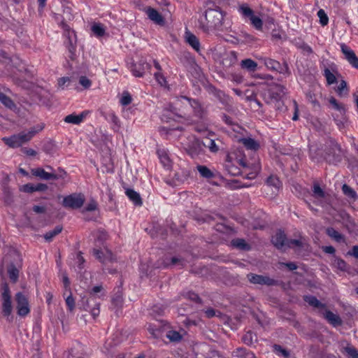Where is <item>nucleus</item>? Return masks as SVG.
I'll use <instances>...</instances> for the list:
<instances>
[{
	"mask_svg": "<svg viewBox=\"0 0 358 358\" xmlns=\"http://www.w3.org/2000/svg\"><path fill=\"white\" fill-rule=\"evenodd\" d=\"M131 101L132 98L130 94L127 91L123 92L122 96L120 99V103L122 106H128L131 103Z\"/></svg>",
	"mask_w": 358,
	"mask_h": 358,
	"instance_id": "nucleus-57",
	"label": "nucleus"
},
{
	"mask_svg": "<svg viewBox=\"0 0 358 358\" xmlns=\"http://www.w3.org/2000/svg\"><path fill=\"white\" fill-rule=\"evenodd\" d=\"M345 352L350 358H358V350L352 345H348L345 348Z\"/></svg>",
	"mask_w": 358,
	"mask_h": 358,
	"instance_id": "nucleus-56",
	"label": "nucleus"
},
{
	"mask_svg": "<svg viewBox=\"0 0 358 358\" xmlns=\"http://www.w3.org/2000/svg\"><path fill=\"white\" fill-rule=\"evenodd\" d=\"M238 164L243 167L246 166V162L243 158L238 159L235 152L228 153L224 162V168L228 173L234 176L241 174L240 169L237 166Z\"/></svg>",
	"mask_w": 358,
	"mask_h": 358,
	"instance_id": "nucleus-9",
	"label": "nucleus"
},
{
	"mask_svg": "<svg viewBox=\"0 0 358 358\" xmlns=\"http://www.w3.org/2000/svg\"><path fill=\"white\" fill-rule=\"evenodd\" d=\"M323 76L326 78L327 85H331L337 83V78L340 77L341 74L336 64L331 63L328 67L324 68Z\"/></svg>",
	"mask_w": 358,
	"mask_h": 358,
	"instance_id": "nucleus-17",
	"label": "nucleus"
},
{
	"mask_svg": "<svg viewBox=\"0 0 358 358\" xmlns=\"http://www.w3.org/2000/svg\"><path fill=\"white\" fill-rule=\"evenodd\" d=\"M17 315L20 317H25L30 313V308L27 296L21 292H17L15 295Z\"/></svg>",
	"mask_w": 358,
	"mask_h": 358,
	"instance_id": "nucleus-10",
	"label": "nucleus"
},
{
	"mask_svg": "<svg viewBox=\"0 0 358 358\" xmlns=\"http://www.w3.org/2000/svg\"><path fill=\"white\" fill-rule=\"evenodd\" d=\"M341 50L345 55V58L351 64V66L355 69H358V57L355 55V52L345 43L341 44Z\"/></svg>",
	"mask_w": 358,
	"mask_h": 358,
	"instance_id": "nucleus-19",
	"label": "nucleus"
},
{
	"mask_svg": "<svg viewBox=\"0 0 358 358\" xmlns=\"http://www.w3.org/2000/svg\"><path fill=\"white\" fill-rule=\"evenodd\" d=\"M238 10L245 18L249 19L255 14L253 10L250 8L247 3H243L240 5L238 6Z\"/></svg>",
	"mask_w": 358,
	"mask_h": 358,
	"instance_id": "nucleus-39",
	"label": "nucleus"
},
{
	"mask_svg": "<svg viewBox=\"0 0 358 358\" xmlns=\"http://www.w3.org/2000/svg\"><path fill=\"white\" fill-rule=\"evenodd\" d=\"M249 20L250 21L251 24L255 29H256L258 31L262 30L263 21L259 17L254 14L251 17L249 18Z\"/></svg>",
	"mask_w": 358,
	"mask_h": 358,
	"instance_id": "nucleus-47",
	"label": "nucleus"
},
{
	"mask_svg": "<svg viewBox=\"0 0 358 358\" xmlns=\"http://www.w3.org/2000/svg\"><path fill=\"white\" fill-rule=\"evenodd\" d=\"M231 246L243 251H249L251 249L250 245L248 244L245 239L239 238L232 239Z\"/></svg>",
	"mask_w": 358,
	"mask_h": 358,
	"instance_id": "nucleus-29",
	"label": "nucleus"
},
{
	"mask_svg": "<svg viewBox=\"0 0 358 358\" xmlns=\"http://www.w3.org/2000/svg\"><path fill=\"white\" fill-rule=\"evenodd\" d=\"M61 27L64 30L63 37L64 45L69 52V57L71 59H73L76 57L77 48V36L73 29H72L66 22L63 20L61 21Z\"/></svg>",
	"mask_w": 358,
	"mask_h": 358,
	"instance_id": "nucleus-6",
	"label": "nucleus"
},
{
	"mask_svg": "<svg viewBox=\"0 0 358 358\" xmlns=\"http://www.w3.org/2000/svg\"><path fill=\"white\" fill-rule=\"evenodd\" d=\"M342 191L343 194L350 199L356 200L358 198L355 191L347 184L343 185Z\"/></svg>",
	"mask_w": 358,
	"mask_h": 358,
	"instance_id": "nucleus-46",
	"label": "nucleus"
},
{
	"mask_svg": "<svg viewBox=\"0 0 358 358\" xmlns=\"http://www.w3.org/2000/svg\"><path fill=\"white\" fill-rule=\"evenodd\" d=\"M182 296L186 298V299H188L196 303H202V300L199 297V296L192 292V291H188V292H183L182 293Z\"/></svg>",
	"mask_w": 358,
	"mask_h": 358,
	"instance_id": "nucleus-48",
	"label": "nucleus"
},
{
	"mask_svg": "<svg viewBox=\"0 0 358 358\" xmlns=\"http://www.w3.org/2000/svg\"><path fill=\"white\" fill-rule=\"evenodd\" d=\"M31 173L33 176L45 180H58L59 178H64L63 175H57L52 173H48L42 168H36L31 169Z\"/></svg>",
	"mask_w": 358,
	"mask_h": 358,
	"instance_id": "nucleus-20",
	"label": "nucleus"
},
{
	"mask_svg": "<svg viewBox=\"0 0 358 358\" xmlns=\"http://www.w3.org/2000/svg\"><path fill=\"white\" fill-rule=\"evenodd\" d=\"M349 89L348 87L347 83L344 80H341L339 85L336 89L337 94L342 96L348 94Z\"/></svg>",
	"mask_w": 358,
	"mask_h": 358,
	"instance_id": "nucleus-49",
	"label": "nucleus"
},
{
	"mask_svg": "<svg viewBox=\"0 0 358 358\" xmlns=\"http://www.w3.org/2000/svg\"><path fill=\"white\" fill-rule=\"evenodd\" d=\"M79 83L85 88L88 89L92 85L91 80L86 76H82L79 78Z\"/></svg>",
	"mask_w": 358,
	"mask_h": 358,
	"instance_id": "nucleus-60",
	"label": "nucleus"
},
{
	"mask_svg": "<svg viewBox=\"0 0 358 358\" xmlns=\"http://www.w3.org/2000/svg\"><path fill=\"white\" fill-rule=\"evenodd\" d=\"M67 308L70 312H72L75 308V299L72 296L71 292H69V295L65 298Z\"/></svg>",
	"mask_w": 358,
	"mask_h": 358,
	"instance_id": "nucleus-54",
	"label": "nucleus"
},
{
	"mask_svg": "<svg viewBox=\"0 0 358 358\" xmlns=\"http://www.w3.org/2000/svg\"><path fill=\"white\" fill-rule=\"evenodd\" d=\"M203 142V148H208L211 152L216 153L219 150V147L215 141L210 138H205Z\"/></svg>",
	"mask_w": 358,
	"mask_h": 358,
	"instance_id": "nucleus-42",
	"label": "nucleus"
},
{
	"mask_svg": "<svg viewBox=\"0 0 358 358\" xmlns=\"http://www.w3.org/2000/svg\"><path fill=\"white\" fill-rule=\"evenodd\" d=\"M286 93V88L280 84H273L261 92V96L267 104L279 105L282 97Z\"/></svg>",
	"mask_w": 358,
	"mask_h": 358,
	"instance_id": "nucleus-3",
	"label": "nucleus"
},
{
	"mask_svg": "<svg viewBox=\"0 0 358 358\" xmlns=\"http://www.w3.org/2000/svg\"><path fill=\"white\" fill-rule=\"evenodd\" d=\"M87 113L88 112L86 110L83 111L79 115H76V113H71L70 115H66L64 117V121L69 124H80L81 122H83Z\"/></svg>",
	"mask_w": 358,
	"mask_h": 358,
	"instance_id": "nucleus-24",
	"label": "nucleus"
},
{
	"mask_svg": "<svg viewBox=\"0 0 358 358\" xmlns=\"http://www.w3.org/2000/svg\"><path fill=\"white\" fill-rule=\"evenodd\" d=\"M145 12L148 18L155 22L156 24L163 26L165 24L164 17L155 8L148 7L145 8Z\"/></svg>",
	"mask_w": 358,
	"mask_h": 358,
	"instance_id": "nucleus-21",
	"label": "nucleus"
},
{
	"mask_svg": "<svg viewBox=\"0 0 358 358\" xmlns=\"http://www.w3.org/2000/svg\"><path fill=\"white\" fill-rule=\"evenodd\" d=\"M209 93L213 94L218 101L224 106H230L231 98L221 90L216 88L213 85L208 86Z\"/></svg>",
	"mask_w": 358,
	"mask_h": 358,
	"instance_id": "nucleus-18",
	"label": "nucleus"
},
{
	"mask_svg": "<svg viewBox=\"0 0 358 358\" xmlns=\"http://www.w3.org/2000/svg\"><path fill=\"white\" fill-rule=\"evenodd\" d=\"M331 265L333 267L340 270L341 271H346L348 270V264L346 262L337 256L334 257Z\"/></svg>",
	"mask_w": 358,
	"mask_h": 358,
	"instance_id": "nucleus-35",
	"label": "nucleus"
},
{
	"mask_svg": "<svg viewBox=\"0 0 358 358\" xmlns=\"http://www.w3.org/2000/svg\"><path fill=\"white\" fill-rule=\"evenodd\" d=\"M48 188V185L43 183H38L36 185L27 183L22 187L21 190L26 193H33L34 192H44Z\"/></svg>",
	"mask_w": 358,
	"mask_h": 358,
	"instance_id": "nucleus-25",
	"label": "nucleus"
},
{
	"mask_svg": "<svg viewBox=\"0 0 358 358\" xmlns=\"http://www.w3.org/2000/svg\"><path fill=\"white\" fill-rule=\"evenodd\" d=\"M324 317L329 323L335 327L341 326L343 324V321L340 316L334 314L331 310H326Z\"/></svg>",
	"mask_w": 358,
	"mask_h": 358,
	"instance_id": "nucleus-26",
	"label": "nucleus"
},
{
	"mask_svg": "<svg viewBox=\"0 0 358 358\" xmlns=\"http://www.w3.org/2000/svg\"><path fill=\"white\" fill-rule=\"evenodd\" d=\"M166 337L173 342H179L182 340V336L177 331L171 330L167 332Z\"/></svg>",
	"mask_w": 358,
	"mask_h": 358,
	"instance_id": "nucleus-53",
	"label": "nucleus"
},
{
	"mask_svg": "<svg viewBox=\"0 0 358 358\" xmlns=\"http://www.w3.org/2000/svg\"><path fill=\"white\" fill-rule=\"evenodd\" d=\"M197 171L200 173V175L205 178L211 179L214 178L215 175L213 172L208 169L207 166L203 165H198L196 166Z\"/></svg>",
	"mask_w": 358,
	"mask_h": 358,
	"instance_id": "nucleus-41",
	"label": "nucleus"
},
{
	"mask_svg": "<svg viewBox=\"0 0 358 358\" xmlns=\"http://www.w3.org/2000/svg\"><path fill=\"white\" fill-rule=\"evenodd\" d=\"M313 196L315 198L323 199L325 197L324 191L320 187L318 183H314L313 186Z\"/></svg>",
	"mask_w": 358,
	"mask_h": 358,
	"instance_id": "nucleus-52",
	"label": "nucleus"
},
{
	"mask_svg": "<svg viewBox=\"0 0 358 358\" xmlns=\"http://www.w3.org/2000/svg\"><path fill=\"white\" fill-rule=\"evenodd\" d=\"M299 48L308 55L313 52L312 48L305 42H302L299 44Z\"/></svg>",
	"mask_w": 358,
	"mask_h": 358,
	"instance_id": "nucleus-64",
	"label": "nucleus"
},
{
	"mask_svg": "<svg viewBox=\"0 0 358 358\" xmlns=\"http://www.w3.org/2000/svg\"><path fill=\"white\" fill-rule=\"evenodd\" d=\"M261 60L267 69L279 72L280 73L289 74V69L287 62H284L282 65L279 62L267 57L262 58Z\"/></svg>",
	"mask_w": 358,
	"mask_h": 358,
	"instance_id": "nucleus-13",
	"label": "nucleus"
},
{
	"mask_svg": "<svg viewBox=\"0 0 358 358\" xmlns=\"http://www.w3.org/2000/svg\"><path fill=\"white\" fill-rule=\"evenodd\" d=\"M189 177V172L187 171H182L181 173H176L174 178L176 180L182 182L186 180Z\"/></svg>",
	"mask_w": 358,
	"mask_h": 358,
	"instance_id": "nucleus-58",
	"label": "nucleus"
},
{
	"mask_svg": "<svg viewBox=\"0 0 358 358\" xmlns=\"http://www.w3.org/2000/svg\"><path fill=\"white\" fill-rule=\"evenodd\" d=\"M63 227L61 225L56 226L52 230L46 232L43 238L46 242L50 243L53 238L62 231Z\"/></svg>",
	"mask_w": 358,
	"mask_h": 358,
	"instance_id": "nucleus-32",
	"label": "nucleus"
},
{
	"mask_svg": "<svg viewBox=\"0 0 358 358\" xmlns=\"http://www.w3.org/2000/svg\"><path fill=\"white\" fill-rule=\"evenodd\" d=\"M107 238L108 234L105 231L99 230L96 233V236L95 239L96 246H103L104 242L106 241Z\"/></svg>",
	"mask_w": 358,
	"mask_h": 358,
	"instance_id": "nucleus-43",
	"label": "nucleus"
},
{
	"mask_svg": "<svg viewBox=\"0 0 358 358\" xmlns=\"http://www.w3.org/2000/svg\"><path fill=\"white\" fill-rule=\"evenodd\" d=\"M185 150L192 158H196L204 153L203 142L197 138H194L187 145Z\"/></svg>",
	"mask_w": 358,
	"mask_h": 358,
	"instance_id": "nucleus-14",
	"label": "nucleus"
},
{
	"mask_svg": "<svg viewBox=\"0 0 358 358\" xmlns=\"http://www.w3.org/2000/svg\"><path fill=\"white\" fill-rule=\"evenodd\" d=\"M182 98L189 101L190 106L193 108L195 116L199 118H203L206 116V110L198 100L189 98L186 96H183Z\"/></svg>",
	"mask_w": 358,
	"mask_h": 358,
	"instance_id": "nucleus-22",
	"label": "nucleus"
},
{
	"mask_svg": "<svg viewBox=\"0 0 358 358\" xmlns=\"http://www.w3.org/2000/svg\"><path fill=\"white\" fill-rule=\"evenodd\" d=\"M91 30L96 37H102L106 34L105 26L99 22L93 23L91 27Z\"/></svg>",
	"mask_w": 358,
	"mask_h": 358,
	"instance_id": "nucleus-37",
	"label": "nucleus"
},
{
	"mask_svg": "<svg viewBox=\"0 0 358 358\" xmlns=\"http://www.w3.org/2000/svg\"><path fill=\"white\" fill-rule=\"evenodd\" d=\"M151 64L141 58L137 62L132 64L131 71L136 77H143L147 71H150Z\"/></svg>",
	"mask_w": 358,
	"mask_h": 358,
	"instance_id": "nucleus-16",
	"label": "nucleus"
},
{
	"mask_svg": "<svg viewBox=\"0 0 358 358\" xmlns=\"http://www.w3.org/2000/svg\"><path fill=\"white\" fill-rule=\"evenodd\" d=\"M241 141L243 143L244 146L248 150H257L259 148V143L253 138H243L241 139Z\"/></svg>",
	"mask_w": 358,
	"mask_h": 358,
	"instance_id": "nucleus-38",
	"label": "nucleus"
},
{
	"mask_svg": "<svg viewBox=\"0 0 358 358\" xmlns=\"http://www.w3.org/2000/svg\"><path fill=\"white\" fill-rule=\"evenodd\" d=\"M287 236L282 230H278L274 236H272L271 242L278 248L281 249L287 245Z\"/></svg>",
	"mask_w": 358,
	"mask_h": 358,
	"instance_id": "nucleus-23",
	"label": "nucleus"
},
{
	"mask_svg": "<svg viewBox=\"0 0 358 358\" xmlns=\"http://www.w3.org/2000/svg\"><path fill=\"white\" fill-rule=\"evenodd\" d=\"M326 234L329 237L337 243H341L345 242V236L339 233L334 227H327L326 229Z\"/></svg>",
	"mask_w": 358,
	"mask_h": 358,
	"instance_id": "nucleus-28",
	"label": "nucleus"
},
{
	"mask_svg": "<svg viewBox=\"0 0 358 358\" xmlns=\"http://www.w3.org/2000/svg\"><path fill=\"white\" fill-rule=\"evenodd\" d=\"M187 42L192 47L196 52L200 51V43L197 37L192 33H187L186 36Z\"/></svg>",
	"mask_w": 358,
	"mask_h": 358,
	"instance_id": "nucleus-36",
	"label": "nucleus"
},
{
	"mask_svg": "<svg viewBox=\"0 0 358 358\" xmlns=\"http://www.w3.org/2000/svg\"><path fill=\"white\" fill-rule=\"evenodd\" d=\"M156 81L161 85L165 86L167 83L166 79L161 72H156L154 73Z\"/></svg>",
	"mask_w": 358,
	"mask_h": 358,
	"instance_id": "nucleus-59",
	"label": "nucleus"
},
{
	"mask_svg": "<svg viewBox=\"0 0 358 358\" xmlns=\"http://www.w3.org/2000/svg\"><path fill=\"white\" fill-rule=\"evenodd\" d=\"M103 249L104 251L102 249L94 248L92 250V255L97 260L103 264L115 261L113 252L104 246Z\"/></svg>",
	"mask_w": 358,
	"mask_h": 358,
	"instance_id": "nucleus-15",
	"label": "nucleus"
},
{
	"mask_svg": "<svg viewBox=\"0 0 358 358\" xmlns=\"http://www.w3.org/2000/svg\"><path fill=\"white\" fill-rule=\"evenodd\" d=\"M0 101L6 107L12 109L15 107V103L13 100L3 92H0Z\"/></svg>",
	"mask_w": 358,
	"mask_h": 358,
	"instance_id": "nucleus-45",
	"label": "nucleus"
},
{
	"mask_svg": "<svg viewBox=\"0 0 358 358\" xmlns=\"http://www.w3.org/2000/svg\"><path fill=\"white\" fill-rule=\"evenodd\" d=\"M233 356L237 358H256L255 354L243 348H236L233 352Z\"/></svg>",
	"mask_w": 358,
	"mask_h": 358,
	"instance_id": "nucleus-31",
	"label": "nucleus"
},
{
	"mask_svg": "<svg viewBox=\"0 0 358 358\" xmlns=\"http://www.w3.org/2000/svg\"><path fill=\"white\" fill-rule=\"evenodd\" d=\"M125 194L127 196L129 199L133 202L135 206H141L143 204L141 197L137 192L133 189L127 188L125 189Z\"/></svg>",
	"mask_w": 358,
	"mask_h": 358,
	"instance_id": "nucleus-27",
	"label": "nucleus"
},
{
	"mask_svg": "<svg viewBox=\"0 0 358 358\" xmlns=\"http://www.w3.org/2000/svg\"><path fill=\"white\" fill-rule=\"evenodd\" d=\"M3 260L9 264L7 268V272L10 281L16 283L19 278L20 268L22 265V258L16 249L10 248L8 249Z\"/></svg>",
	"mask_w": 358,
	"mask_h": 358,
	"instance_id": "nucleus-2",
	"label": "nucleus"
},
{
	"mask_svg": "<svg viewBox=\"0 0 358 358\" xmlns=\"http://www.w3.org/2000/svg\"><path fill=\"white\" fill-rule=\"evenodd\" d=\"M82 255L83 253L79 252L76 256L77 266L80 270H82L84 268V264L85 262V259Z\"/></svg>",
	"mask_w": 358,
	"mask_h": 358,
	"instance_id": "nucleus-61",
	"label": "nucleus"
},
{
	"mask_svg": "<svg viewBox=\"0 0 358 358\" xmlns=\"http://www.w3.org/2000/svg\"><path fill=\"white\" fill-rule=\"evenodd\" d=\"M303 300L310 306L315 308H324L326 307V305L324 303H322L315 296L312 295L304 296Z\"/></svg>",
	"mask_w": 358,
	"mask_h": 358,
	"instance_id": "nucleus-33",
	"label": "nucleus"
},
{
	"mask_svg": "<svg viewBox=\"0 0 358 358\" xmlns=\"http://www.w3.org/2000/svg\"><path fill=\"white\" fill-rule=\"evenodd\" d=\"M0 296L2 303V314L6 317L8 320L13 310V305L11 301V293L8 284L4 282L0 286Z\"/></svg>",
	"mask_w": 358,
	"mask_h": 358,
	"instance_id": "nucleus-7",
	"label": "nucleus"
},
{
	"mask_svg": "<svg viewBox=\"0 0 358 358\" xmlns=\"http://www.w3.org/2000/svg\"><path fill=\"white\" fill-rule=\"evenodd\" d=\"M241 66L249 72H255L257 68V64L251 59H245L241 62Z\"/></svg>",
	"mask_w": 358,
	"mask_h": 358,
	"instance_id": "nucleus-34",
	"label": "nucleus"
},
{
	"mask_svg": "<svg viewBox=\"0 0 358 358\" xmlns=\"http://www.w3.org/2000/svg\"><path fill=\"white\" fill-rule=\"evenodd\" d=\"M325 148V160L329 164H336L342 160L343 152L341 146L333 139H330Z\"/></svg>",
	"mask_w": 358,
	"mask_h": 358,
	"instance_id": "nucleus-8",
	"label": "nucleus"
},
{
	"mask_svg": "<svg viewBox=\"0 0 358 358\" xmlns=\"http://www.w3.org/2000/svg\"><path fill=\"white\" fill-rule=\"evenodd\" d=\"M317 16L320 19V23L322 26H325L329 22V17L323 9H320L317 11Z\"/></svg>",
	"mask_w": 358,
	"mask_h": 358,
	"instance_id": "nucleus-55",
	"label": "nucleus"
},
{
	"mask_svg": "<svg viewBox=\"0 0 358 358\" xmlns=\"http://www.w3.org/2000/svg\"><path fill=\"white\" fill-rule=\"evenodd\" d=\"M102 289L103 287L101 285L94 286L90 292L89 296L82 299L83 309L89 311L94 318L99 316L100 313V302L98 301V298L95 296V294L100 292Z\"/></svg>",
	"mask_w": 358,
	"mask_h": 358,
	"instance_id": "nucleus-4",
	"label": "nucleus"
},
{
	"mask_svg": "<svg viewBox=\"0 0 358 358\" xmlns=\"http://www.w3.org/2000/svg\"><path fill=\"white\" fill-rule=\"evenodd\" d=\"M266 182L268 186L273 187L276 189H279L282 186V183L279 178L276 176L273 175L270 176L266 179Z\"/></svg>",
	"mask_w": 358,
	"mask_h": 358,
	"instance_id": "nucleus-44",
	"label": "nucleus"
},
{
	"mask_svg": "<svg viewBox=\"0 0 358 358\" xmlns=\"http://www.w3.org/2000/svg\"><path fill=\"white\" fill-rule=\"evenodd\" d=\"M329 102L334 109L339 111L342 116L344 115L345 113V108L343 103H339L334 96L329 98Z\"/></svg>",
	"mask_w": 358,
	"mask_h": 358,
	"instance_id": "nucleus-40",
	"label": "nucleus"
},
{
	"mask_svg": "<svg viewBox=\"0 0 358 358\" xmlns=\"http://www.w3.org/2000/svg\"><path fill=\"white\" fill-rule=\"evenodd\" d=\"M204 19L199 21V27L204 32L212 30H222L224 13L214 1L207 0L203 2Z\"/></svg>",
	"mask_w": 358,
	"mask_h": 358,
	"instance_id": "nucleus-1",
	"label": "nucleus"
},
{
	"mask_svg": "<svg viewBox=\"0 0 358 358\" xmlns=\"http://www.w3.org/2000/svg\"><path fill=\"white\" fill-rule=\"evenodd\" d=\"M287 246L292 248L294 246L301 248L303 246L302 242L299 239H290L287 241Z\"/></svg>",
	"mask_w": 358,
	"mask_h": 358,
	"instance_id": "nucleus-62",
	"label": "nucleus"
},
{
	"mask_svg": "<svg viewBox=\"0 0 358 358\" xmlns=\"http://www.w3.org/2000/svg\"><path fill=\"white\" fill-rule=\"evenodd\" d=\"M254 338L257 341L256 335H254L252 331H248L243 336L242 341L247 345H251L253 343Z\"/></svg>",
	"mask_w": 358,
	"mask_h": 358,
	"instance_id": "nucleus-51",
	"label": "nucleus"
},
{
	"mask_svg": "<svg viewBox=\"0 0 358 358\" xmlns=\"http://www.w3.org/2000/svg\"><path fill=\"white\" fill-rule=\"evenodd\" d=\"M250 282L255 285L276 286L279 285L278 280L271 278L267 275H258L250 273L247 275Z\"/></svg>",
	"mask_w": 358,
	"mask_h": 358,
	"instance_id": "nucleus-12",
	"label": "nucleus"
},
{
	"mask_svg": "<svg viewBox=\"0 0 358 358\" xmlns=\"http://www.w3.org/2000/svg\"><path fill=\"white\" fill-rule=\"evenodd\" d=\"M85 196L82 194H72L64 198L62 205L65 208L78 209L83 206Z\"/></svg>",
	"mask_w": 358,
	"mask_h": 358,
	"instance_id": "nucleus-11",
	"label": "nucleus"
},
{
	"mask_svg": "<svg viewBox=\"0 0 358 358\" xmlns=\"http://www.w3.org/2000/svg\"><path fill=\"white\" fill-rule=\"evenodd\" d=\"M161 265H162L164 268H168L172 266H180V267H182L184 265V260L182 258L177 257H173L170 259L166 258L163 260Z\"/></svg>",
	"mask_w": 358,
	"mask_h": 358,
	"instance_id": "nucleus-30",
	"label": "nucleus"
},
{
	"mask_svg": "<svg viewBox=\"0 0 358 358\" xmlns=\"http://www.w3.org/2000/svg\"><path fill=\"white\" fill-rule=\"evenodd\" d=\"M43 129V127L38 126V129L32 128L28 132H20L10 137H4L2 140L10 148H18L29 141L38 131H41Z\"/></svg>",
	"mask_w": 358,
	"mask_h": 358,
	"instance_id": "nucleus-5",
	"label": "nucleus"
},
{
	"mask_svg": "<svg viewBox=\"0 0 358 358\" xmlns=\"http://www.w3.org/2000/svg\"><path fill=\"white\" fill-rule=\"evenodd\" d=\"M64 17L66 20H71L73 19V15L72 13V9L70 7H64L63 10Z\"/></svg>",
	"mask_w": 358,
	"mask_h": 358,
	"instance_id": "nucleus-63",
	"label": "nucleus"
},
{
	"mask_svg": "<svg viewBox=\"0 0 358 358\" xmlns=\"http://www.w3.org/2000/svg\"><path fill=\"white\" fill-rule=\"evenodd\" d=\"M273 351L278 355L282 356L285 358H289L290 354L288 350L283 348L281 345L275 344L273 346Z\"/></svg>",
	"mask_w": 358,
	"mask_h": 358,
	"instance_id": "nucleus-50",
	"label": "nucleus"
}]
</instances>
